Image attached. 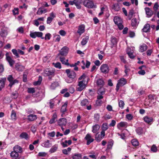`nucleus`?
<instances>
[{"label": "nucleus", "instance_id": "f257e3e1", "mask_svg": "<svg viewBox=\"0 0 159 159\" xmlns=\"http://www.w3.org/2000/svg\"><path fill=\"white\" fill-rule=\"evenodd\" d=\"M114 21L116 25L119 29L120 30H122L124 26L122 25L123 21L122 19L119 17L115 16L114 18Z\"/></svg>", "mask_w": 159, "mask_h": 159}, {"label": "nucleus", "instance_id": "f03ea898", "mask_svg": "<svg viewBox=\"0 0 159 159\" xmlns=\"http://www.w3.org/2000/svg\"><path fill=\"white\" fill-rule=\"evenodd\" d=\"M55 72L54 70L47 69L44 71L43 75L45 76H49V79H51V78L54 76Z\"/></svg>", "mask_w": 159, "mask_h": 159}, {"label": "nucleus", "instance_id": "7ed1b4c3", "mask_svg": "<svg viewBox=\"0 0 159 159\" xmlns=\"http://www.w3.org/2000/svg\"><path fill=\"white\" fill-rule=\"evenodd\" d=\"M127 81L124 78H121L118 81V83L116 86V90L117 91L119 90L120 87L122 86L125 84Z\"/></svg>", "mask_w": 159, "mask_h": 159}, {"label": "nucleus", "instance_id": "20e7f679", "mask_svg": "<svg viewBox=\"0 0 159 159\" xmlns=\"http://www.w3.org/2000/svg\"><path fill=\"white\" fill-rule=\"evenodd\" d=\"M7 80L10 82L8 86L11 88L12 86L16 83H18V81L16 79L14 80L12 75H10L8 76L7 78Z\"/></svg>", "mask_w": 159, "mask_h": 159}, {"label": "nucleus", "instance_id": "39448f33", "mask_svg": "<svg viewBox=\"0 0 159 159\" xmlns=\"http://www.w3.org/2000/svg\"><path fill=\"white\" fill-rule=\"evenodd\" d=\"M83 3L85 7L88 8H92L95 7L93 1L91 0H84Z\"/></svg>", "mask_w": 159, "mask_h": 159}, {"label": "nucleus", "instance_id": "423d86ee", "mask_svg": "<svg viewBox=\"0 0 159 159\" xmlns=\"http://www.w3.org/2000/svg\"><path fill=\"white\" fill-rule=\"evenodd\" d=\"M86 87V84L84 83L83 81H79L77 86L76 90L81 91Z\"/></svg>", "mask_w": 159, "mask_h": 159}, {"label": "nucleus", "instance_id": "0eeeda50", "mask_svg": "<svg viewBox=\"0 0 159 159\" xmlns=\"http://www.w3.org/2000/svg\"><path fill=\"white\" fill-rule=\"evenodd\" d=\"M100 69L101 72L104 74L108 73L109 70V66L106 64H103L102 65Z\"/></svg>", "mask_w": 159, "mask_h": 159}, {"label": "nucleus", "instance_id": "6e6552de", "mask_svg": "<svg viewBox=\"0 0 159 159\" xmlns=\"http://www.w3.org/2000/svg\"><path fill=\"white\" fill-rule=\"evenodd\" d=\"M66 72L70 78L73 79L75 77L76 74L74 71L68 69L66 70Z\"/></svg>", "mask_w": 159, "mask_h": 159}, {"label": "nucleus", "instance_id": "1a4fd4ad", "mask_svg": "<svg viewBox=\"0 0 159 159\" xmlns=\"http://www.w3.org/2000/svg\"><path fill=\"white\" fill-rule=\"evenodd\" d=\"M69 48L66 47L65 46L63 47L59 51V53L58 54V55H61L62 56H66L68 52Z\"/></svg>", "mask_w": 159, "mask_h": 159}, {"label": "nucleus", "instance_id": "9d476101", "mask_svg": "<svg viewBox=\"0 0 159 159\" xmlns=\"http://www.w3.org/2000/svg\"><path fill=\"white\" fill-rule=\"evenodd\" d=\"M6 59L9 63L10 66L12 67L15 63V61L9 56L8 53H7L6 54Z\"/></svg>", "mask_w": 159, "mask_h": 159}, {"label": "nucleus", "instance_id": "9b49d317", "mask_svg": "<svg viewBox=\"0 0 159 159\" xmlns=\"http://www.w3.org/2000/svg\"><path fill=\"white\" fill-rule=\"evenodd\" d=\"M84 139L87 141V144L89 145L91 143L93 142L94 139L92 138L91 135L89 134H87L85 137Z\"/></svg>", "mask_w": 159, "mask_h": 159}, {"label": "nucleus", "instance_id": "f8f14e48", "mask_svg": "<svg viewBox=\"0 0 159 159\" xmlns=\"http://www.w3.org/2000/svg\"><path fill=\"white\" fill-rule=\"evenodd\" d=\"M67 122V120L65 118H61L58 121V125L60 126H65Z\"/></svg>", "mask_w": 159, "mask_h": 159}, {"label": "nucleus", "instance_id": "ddd939ff", "mask_svg": "<svg viewBox=\"0 0 159 159\" xmlns=\"http://www.w3.org/2000/svg\"><path fill=\"white\" fill-rule=\"evenodd\" d=\"M67 105V102H65L64 104L62 106L61 109V111L62 113L61 116H64V115L66 111V107Z\"/></svg>", "mask_w": 159, "mask_h": 159}, {"label": "nucleus", "instance_id": "4468645a", "mask_svg": "<svg viewBox=\"0 0 159 159\" xmlns=\"http://www.w3.org/2000/svg\"><path fill=\"white\" fill-rule=\"evenodd\" d=\"M111 8L112 10L114 11H118L120 9L119 4L118 3H114L111 6Z\"/></svg>", "mask_w": 159, "mask_h": 159}, {"label": "nucleus", "instance_id": "2eb2a0df", "mask_svg": "<svg viewBox=\"0 0 159 159\" xmlns=\"http://www.w3.org/2000/svg\"><path fill=\"white\" fill-rule=\"evenodd\" d=\"M143 119L144 121L148 124H151L153 121V118L150 116H145Z\"/></svg>", "mask_w": 159, "mask_h": 159}, {"label": "nucleus", "instance_id": "dca6fc26", "mask_svg": "<svg viewBox=\"0 0 159 159\" xmlns=\"http://www.w3.org/2000/svg\"><path fill=\"white\" fill-rule=\"evenodd\" d=\"M146 13L148 17H150L152 15L153 11L149 8L146 7L145 8Z\"/></svg>", "mask_w": 159, "mask_h": 159}, {"label": "nucleus", "instance_id": "f3484780", "mask_svg": "<svg viewBox=\"0 0 159 159\" xmlns=\"http://www.w3.org/2000/svg\"><path fill=\"white\" fill-rule=\"evenodd\" d=\"M6 80V78H0V90L3 88L5 85V83Z\"/></svg>", "mask_w": 159, "mask_h": 159}, {"label": "nucleus", "instance_id": "a211bd4d", "mask_svg": "<svg viewBox=\"0 0 159 159\" xmlns=\"http://www.w3.org/2000/svg\"><path fill=\"white\" fill-rule=\"evenodd\" d=\"M56 102H58V103L60 102V100H57V99L54 98L50 100L49 102V106L50 108H52L54 106V104Z\"/></svg>", "mask_w": 159, "mask_h": 159}, {"label": "nucleus", "instance_id": "6ab92c4d", "mask_svg": "<svg viewBox=\"0 0 159 159\" xmlns=\"http://www.w3.org/2000/svg\"><path fill=\"white\" fill-rule=\"evenodd\" d=\"M100 128V126L98 124H96L92 126V132L93 133H98V132Z\"/></svg>", "mask_w": 159, "mask_h": 159}, {"label": "nucleus", "instance_id": "aec40b11", "mask_svg": "<svg viewBox=\"0 0 159 159\" xmlns=\"http://www.w3.org/2000/svg\"><path fill=\"white\" fill-rule=\"evenodd\" d=\"M37 119V116L34 114H30L27 116V119L30 121H33Z\"/></svg>", "mask_w": 159, "mask_h": 159}, {"label": "nucleus", "instance_id": "412c9836", "mask_svg": "<svg viewBox=\"0 0 159 159\" xmlns=\"http://www.w3.org/2000/svg\"><path fill=\"white\" fill-rule=\"evenodd\" d=\"M85 26L84 25H81L79 27L78 30L77 31V33L81 35L83 33L84 31Z\"/></svg>", "mask_w": 159, "mask_h": 159}, {"label": "nucleus", "instance_id": "4be33fe9", "mask_svg": "<svg viewBox=\"0 0 159 159\" xmlns=\"http://www.w3.org/2000/svg\"><path fill=\"white\" fill-rule=\"evenodd\" d=\"M8 31L7 29H3L0 32V35L2 37H6Z\"/></svg>", "mask_w": 159, "mask_h": 159}, {"label": "nucleus", "instance_id": "5701e85b", "mask_svg": "<svg viewBox=\"0 0 159 159\" xmlns=\"http://www.w3.org/2000/svg\"><path fill=\"white\" fill-rule=\"evenodd\" d=\"M11 157L13 159H16L19 156L18 153L14 150L10 153Z\"/></svg>", "mask_w": 159, "mask_h": 159}, {"label": "nucleus", "instance_id": "b1692460", "mask_svg": "<svg viewBox=\"0 0 159 159\" xmlns=\"http://www.w3.org/2000/svg\"><path fill=\"white\" fill-rule=\"evenodd\" d=\"M96 83L98 85L101 87H102L104 84V81L102 79H99L97 80Z\"/></svg>", "mask_w": 159, "mask_h": 159}, {"label": "nucleus", "instance_id": "393cba45", "mask_svg": "<svg viewBox=\"0 0 159 159\" xmlns=\"http://www.w3.org/2000/svg\"><path fill=\"white\" fill-rule=\"evenodd\" d=\"M82 155L80 153H75L72 154L73 159H80L82 158Z\"/></svg>", "mask_w": 159, "mask_h": 159}, {"label": "nucleus", "instance_id": "a878e982", "mask_svg": "<svg viewBox=\"0 0 159 159\" xmlns=\"http://www.w3.org/2000/svg\"><path fill=\"white\" fill-rule=\"evenodd\" d=\"M16 69L19 71H22L24 69V67L21 65L18 64H16L15 65Z\"/></svg>", "mask_w": 159, "mask_h": 159}, {"label": "nucleus", "instance_id": "bb28decb", "mask_svg": "<svg viewBox=\"0 0 159 159\" xmlns=\"http://www.w3.org/2000/svg\"><path fill=\"white\" fill-rule=\"evenodd\" d=\"M59 58L60 61L63 64L68 66L70 65V64L68 62V59H66V62H65V60L66 59L65 57H60Z\"/></svg>", "mask_w": 159, "mask_h": 159}, {"label": "nucleus", "instance_id": "cd10ccee", "mask_svg": "<svg viewBox=\"0 0 159 159\" xmlns=\"http://www.w3.org/2000/svg\"><path fill=\"white\" fill-rule=\"evenodd\" d=\"M100 134L101 135V138L100 139L99 138H97L96 137V140L98 142H100L101 140L104 138V137L105 136V131L102 130Z\"/></svg>", "mask_w": 159, "mask_h": 159}, {"label": "nucleus", "instance_id": "c85d7f7f", "mask_svg": "<svg viewBox=\"0 0 159 159\" xmlns=\"http://www.w3.org/2000/svg\"><path fill=\"white\" fill-rule=\"evenodd\" d=\"M20 137L21 139H24L26 140H27L29 139L28 134L26 132H22L20 135Z\"/></svg>", "mask_w": 159, "mask_h": 159}, {"label": "nucleus", "instance_id": "c756f323", "mask_svg": "<svg viewBox=\"0 0 159 159\" xmlns=\"http://www.w3.org/2000/svg\"><path fill=\"white\" fill-rule=\"evenodd\" d=\"M139 22H138L136 18H134L131 20V25L134 27H136L138 25Z\"/></svg>", "mask_w": 159, "mask_h": 159}, {"label": "nucleus", "instance_id": "7c9ffc66", "mask_svg": "<svg viewBox=\"0 0 159 159\" xmlns=\"http://www.w3.org/2000/svg\"><path fill=\"white\" fill-rule=\"evenodd\" d=\"M147 49V46L146 44H143L140 46L139 51L143 52L145 51Z\"/></svg>", "mask_w": 159, "mask_h": 159}, {"label": "nucleus", "instance_id": "2f4dec72", "mask_svg": "<svg viewBox=\"0 0 159 159\" xmlns=\"http://www.w3.org/2000/svg\"><path fill=\"white\" fill-rule=\"evenodd\" d=\"M13 150L18 153L21 152L22 151V148L19 146L17 145L14 147Z\"/></svg>", "mask_w": 159, "mask_h": 159}, {"label": "nucleus", "instance_id": "473e14b6", "mask_svg": "<svg viewBox=\"0 0 159 159\" xmlns=\"http://www.w3.org/2000/svg\"><path fill=\"white\" fill-rule=\"evenodd\" d=\"M150 30V25L149 24H146L145 25L142 29L143 32H148Z\"/></svg>", "mask_w": 159, "mask_h": 159}, {"label": "nucleus", "instance_id": "72a5a7b5", "mask_svg": "<svg viewBox=\"0 0 159 159\" xmlns=\"http://www.w3.org/2000/svg\"><path fill=\"white\" fill-rule=\"evenodd\" d=\"M47 10L45 9H44L42 8H40L39 9L37 13L38 15H41L43 13H45L46 12Z\"/></svg>", "mask_w": 159, "mask_h": 159}, {"label": "nucleus", "instance_id": "f704fd0d", "mask_svg": "<svg viewBox=\"0 0 159 159\" xmlns=\"http://www.w3.org/2000/svg\"><path fill=\"white\" fill-rule=\"evenodd\" d=\"M81 105L83 106H86L89 104V102L87 99H84L81 101L80 102Z\"/></svg>", "mask_w": 159, "mask_h": 159}, {"label": "nucleus", "instance_id": "c9c22d12", "mask_svg": "<svg viewBox=\"0 0 159 159\" xmlns=\"http://www.w3.org/2000/svg\"><path fill=\"white\" fill-rule=\"evenodd\" d=\"M105 91L103 87H101L98 91L97 93L98 95H104L105 94Z\"/></svg>", "mask_w": 159, "mask_h": 159}, {"label": "nucleus", "instance_id": "e433bc0d", "mask_svg": "<svg viewBox=\"0 0 159 159\" xmlns=\"http://www.w3.org/2000/svg\"><path fill=\"white\" fill-rule=\"evenodd\" d=\"M49 140H47L43 143V146L46 148H49L51 146V144L49 143Z\"/></svg>", "mask_w": 159, "mask_h": 159}, {"label": "nucleus", "instance_id": "4c0bfd02", "mask_svg": "<svg viewBox=\"0 0 159 159\" xmlns=\"http://www.w3.org/2000/svg\"><path fill=\"white\" fill-rule=\"evenodd\" d=\"M89 37L88 36H86L85 38H83L81 42V44L82 45H84L87 43L89 40Z\"/></svg>", "mask_w": 159, "mask_h": 159}, {"label": "nucleus", "instance_id": "58836bf2", "mask_svg": "<svg viewBox=\"0 0 159 159\" xmlns=\"http://www.w3.org/2000/svg\"><path fill=\"white\" fill-rule=\"evenodd\" d=\"M11 117L12 120H16V113L14 110H12L11 114Z\"/></svg>", "mask_w": 159, "mask_h": 159}, {"label": "nucleus", "instance_id": "ea45409f", "mask_svg": "<svg viewBox=\"0 0 159 159\" xmlns=\"http://www.w3.org/2000/svg\"><path fill=\"white\" fill-rule=\"evenodd\" d=\"M42 80V78L41 76H39L38 81H35L34 83V85H40Z\"/></svg>", "mask_w": 159, "mask_h": 159}, {"label": "nucleus", "instance_id": "a19ab883", "mask_svg": "<svg viewBox=\"0 0 159 159\" xmlns=\"http://www.w3.org/2000/svg\"><path fill=\"white\" fill-rule=\"evenodd\" d=\"M57 117V115L55 114H53L52 118L49 121V123L50 124H52L54 123Z\"/></svg>", "mask_w": 159, "mask_h": 159}, {"label": "nucleus", "instance_id": "79ce46f5", "mask_svg": "<svg viewBox=\"0 0 159 159\" xmlns=\"http://www.w3.org/2000/svg\"><path fill=\"white\" fill-rule=\"evenodd\" d=\"M136 131L137 134L139 135H141L142 134L143 132V128L140 127L136 129Z\"/></svg>", "mask_w": 159, "mask_h": 159}, {"label": "nucleus", "instance_id": "37998d69", "mask_svg": "<svg viewBox=\"0 0 159 159\" xmlns=\"http://www.w3.org/2000/svg\"><path fill=\"white\" fill-rule=\"evenodd\" d=\"M57 148L58 147L57 146H53L50 149L49 152L51 153H53L57 150Z\"/></svg>", "mask_w": 159, "mask_h": 159}, {"label": "nucleus", "instance_id": "c03bdc74", "mask_svg": "<svg viewBox=\"0 0 159 159\" xmlns=\"http://www.w3.org/2000/svg\"><path fill=\"white\" fill-rule=\"evenodd\" d=\"M59 84L57 82H55L52 84L51 86V88L52 89H54L57 87L58 86Z\"/></svg>", "mask_w": 159, "mask_h": 159}, {"label": "nucleus", "instance_id": "a18cd8bd", "mask_svg": "<svg viewBox=\"0 0 159 159\" xmlns=\"http://www.w3.org/2000/svg\"><path fill=\"white\" fill-rule=\"evenodd\" d=\"M108 128V125L107 123H103L102 125V130L105 131L107 130Z\"/></svg>", "mask_w": 159, "mask_h": 159}, {"label": "nucleus", "instance_id": "49530a36", "mask_svg": "<svg viewBox=\"0 0 159 159\" xmlns=\"http://www.w3.org/2000/svg\"><path fill=\"white\" fill-rule=\"evenodd\" d=\"M52 64L56 68L60 69L61 68V64L60 62H58L56 63H53Z\"/></svg>", "mask_w": 159, "mask_h": 159}, {"label": "nucleus", "instance_id": "de8ad7c7", "mask_svg": "<svg viewBox=\"0 0 159 159\" xmlns=\"http://www.w3.org/2000/svg\"><path fill=\"white\" fill-rule=\"evenodd\" d=\"M126 124V123L124 122H121L119 123L117 125V127L118 129H120V127H125Z\"/></svg>", "mask_w": 159, "mask_h": 159}, {"label": "nucleus", "instance_id": "09e8293b", "mask_svg": "<svg viewBox=\"0 0 159 159\" xmlns=\"http://www.w3.org/2000/svg\"><path fill=\"white\" fill-rule=\"evenodd\" d=\"M131 143L134 146H136L139 145V142L136 139H133L131 140Z\"/></svg>", "mask_w": 159, "mask_h": 159}, {"label": "nucleus", "instance_id": "8fccbe9b", "mask_svg": "<svg viewBox=\"0 0 159 159\" xmlns=\"http://www.w3.org/2000/svg\"><path fill=\"white\" fill-rule=\"evenodd\" d=\"M36 37L41 38L42 39H44V37H43V33L40 32H36Z\"/></svg>", "mask_w": 159, "mask_h": 159}, {"label": "nucleus", "instance_id": "3c124183", "mask_svg": "<svg viewBox=\"0 0 159 159\" xmlns=\"http://www.w3.org/2000/svg\"><path fill=\"white\" fill-rule=\"evenodd\" d=\"M118 104L119 107L122 109L125 104L124 102L122 100H120L119 101Z\"/></svg>", "mask_w": 159, "mask_h": 159}, {"label": "nucleus", "instance_id": "603ef678", "mask_svg": "<svg viewBox=\"0 0 159 159\" xmlns=\"http://www.w3.org/2000/svg\"><path fill=\"white\" fill-rule=\"evenodd\" d=\"M129 48L127 49V53L128 54L129 57L131 58H134V56L133 55V53L132 52H129Z\"/></svg>", "mask_w": 159, "mask_h": 159}, {"label": "nucleus", "instance_id": "864d4df0", "mask_svg": "<svg viewBox=\"0 0 159 159\" xmlns=\"http://www.w3.org/2000/svg\"><path fill=\"white\" fill-rule=\"evenodd\" d=\"M151 150L152 152H155L157 151V148L155 145H153L151 148Z\"/></svg>", "mask_w": 159, "mask_h": 159}, {"label": "nucleus", "instance_id": "5fc2aeb1", "mask_svg": "<svg viewBox=\"0 0 159 159\" xmlns=\"http://www.w3.org/2000/svg\"><path fill=\"white\" fill-rule=\"evenodd\" d=\"M12 12L14 15H18L19 14V9L18 8H15L12 10Z\"/></svg>", "mask_w": 159, "mask_h": 159}, {"label": "nucleus", "instance_id": "6e6d98bb", "mask_svg": "<svg viewBox=\"0 0 159 159\" xmlns=\"http://www.w3.org/2000/svg\"><path fill=\"white\" fill-rule=\"evenodd\" d=\"M12 52L13 54H14L15 56H16V57H17L18 58L20 57V56L18 54L17 52V51L16 49H12Z\"/></svg>", "mask_w": 159, "mask_h": 159}, {"label": "nucleus", "instance_id": "4d7b16f0", "mask_svg": "<svg viewBox=\"0 0 159 159\" xmlns=\"http://www.w3.org/2000/svg\"><path fill=\"white\" fill-rule=\"evenodd\" d=\"M159 7V5L157 2H156L155 3L153 6V10L155 11H156L158 9Z\"/></svg>", "mask_w": 159, "mask_h": 159}, {"label": "nucleus", "instance_id": "13d9d810", "mask_svg": "<svg viewBox=\"0 0 159 159\" xmlns=\"http://www.w3.org/2000/svg\"><path fill=\"white\" fill-rule=\"evenodd\" d=\"M111 42L113 45H115L117 42L116 39L114 37H112L111 38Z\"/></svg>", "mask_w": 159, "mask_h": 159}, {"label": "nucleus", "instance_id": "bf43d9fd", "mask_svg": "<svg viewBox=\"0 0 159 159\" xmlns=\"http://www.w3.org/2000/svg\"><path fill=\"white\" fill-rule=\"evenodd\" d=\"M17 31L19 33L22 34L24 32V28L22 27H20L17 29Z\"/></svg>", "mask_w": 159, "mask_h": 159}, {"label": "nucleus", "instance_id": "052dcab7", "mask_svg": "<svg viewBox=\"0 0 159 159\" xmlns=\"http://www.w3.org/2000/svg\"><path fill=\"white\" fill-rule=\"evenodd\" d=\"M125 72L126 74V75L127 74L128 72H129L130 71V69L129 67L127 66V65L125 66Z\"/></svg>", "mask_w": 159, "mask_h": 159}, {"label": "nucleus", "instance_id": "680f3d73", "mask_svg": "<svg viewBox=\"0 0 159 159\" xmlns=\"http://www.w3.org/2000/svg\"><path fill=\"white\" fill-rule=\"evenodd\" d=\"M35 89H34L33 88H29L28 89V92L29 93H33L35 92Z\"/></svg>", "mask_w": 159, "mask_h": 159}, {"label": "nucleus", "instance_id": "e2e57ef3", "mask_svg": "<svg viewBox=\"0 0 159 159\" xmlns=\"http://www.w3.org/2000/svg\"><path fill=\"white\" fill-rule=\"evenodd\" d=\"M48 135L49 137H53L55 136V133L54 131H53L50 133H48Z\"/></svg>", "mask_w": 159, "mask_h": 159}, {"label": "nucleus", "instance_id": "0e129e2a", "mask_svg": "<svg viewBox=\"0 0 159 159\" xmlns=\"http://www.w3.org/2000/svg\"><path fill=\"white\" fill-rule=\"evenodd\" d=\"M51 35L50 33H47L46 34L45 37L44 38V39L45 40H49L50 39Z\"/></svg>", "mask_w": 159, "mask_h": 159}, {"label": "nucleus", "instance_id": "69168bd1", "mask_svg": "<svg viewBox=\"0 0 159 159\" xmlns=\"http://www.w3.org/2000/svg\"><path fill=\"white\" fill-rule=\"evenodd\" d=\"M12 97L14 99L16 98L18 96V93L16 91L12 93Z\"/></svg>", "mask_w": 159, "mask_h": 159}, {"label": "nucleus", "instance_id": "338daca9", "mask_svg": "<svg viewBox=\"0 0 159 159\" xmlns=\"http://www.w3.org/2000/svg\"><path fill=\"white\" fill-rule=\"evenodd\" d=\"M36 32H34L31 33L30 34V36L33 38H35L36 37Z\"/></svg>", "mask_w": 159, "mask_h": 159}, {"label": "nucleus", "instance_id": "774afa93", "mask_svg": "<svg viewBox=\"0 0 159 159\" xmlns=\"http://www.w3.org/2000/svg\"><path fill=\"white\" fill-rule=\"evenodd\" d=\"M75 5L77 8L78 9H80L81 7V6L80 5V3L78 2L77 1H76Z\"/></svg>", "mask_w": 159, "mask_h": 159}]
</instances>
